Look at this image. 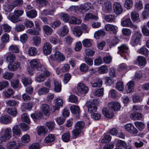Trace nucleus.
<instances>
[{
  "mask_svg": "<svg viewBox=\"0 0 149 149\" xmlns=\"http://www.w3.org/2000/svg\"><path fill=\"white\" fill-rule=\"evenodd\" d=\"M119 53L120 56L127 59L129 57V51L128 47L126 45H122L118 47Z\"/></svg>",
  "mask_w": 149,
  "mask_h": 149,
  "instance_id": "nucleus-1",
  "label": "nucleus"
},
{
  "mask_svg": "<svg viewBox=\"0 0 149 149\" xmlns=\"http://www.w3.org/2000/svg\"><path fill=\"white\" fill-rule=\"evenodd\" d=\"M49 58L52 60L56 61L58 62L63 61L65 59L64 56L58 51H57L54 54L50 55Z\"/></svg>",
  "mask_w": 149,
  "mask_h": 149,
  "instance_id": "nucleus-2",
  "label": "nucleus"
},
{
  "mask_svg": "<svg viewBox=\"0 0 149 149\" xmlns=\"http://www.w3.org/2000/svg\"><path fill=\"white\" fill-rule=\"evenodd\" d=\"M43 73H41L36 77V80L38 82H41L44 81L46 77H48L50 74V72L46 69L44 68L41 70Z\"/></svg>",
  "mask_w": 149,
  "mask_h": 149,
  "instance_id": "nucleus-3",
  "label": "nucleus"
},
{
  "mask_svg": "<svg viewBox=\"0 0 149 149\" xmlns=\"http://www.w3.org/2000/svg\"><path fill=\"white\" fill-rule=\"evenodd\" d=\"M76 88L78 92L82 94L87 93L89 90L88 87L81 82L77 84Z\"/></svg>",
  "mask_w": 149,
  "mask_h": 149,
  "instance_id": "nucleus-4",
  "label": "nucleus"
},
{
  "mask_svg": "<svg viewBox=\"0 0 149 149\" xmlns=\"http://www.w3.org/2000/svg\"><path fill=\"white\" fill-rule=\"evenodd\" d=\"M94 9L93 5L90 3H87L81 5L79 7V11L82 12V10L85 12H91Z\"/></svg>",
  "mask_w": 149,
  "mask_h": 149,
  "instance_id": "nucleus-5",
  "label": "nucleus"
},
{
  "mask_svg": "<svg viewBox=\"0 0 149 149\" xmlns=\"http://www.w3.org/2000/svg\"><path fill=\"white\" fill-rule=\"evenodd\" d=\"M141 34L138 31L135 32L132 37L131 43L133 46L136 45L139 42L141 38Z\"/></svg>",
  "mask_w": 149,
  "mask_h": 149,
  "instance_id": "nucleus-6",
  "label": "nucleus"
},
{
  "mask_svg": "<svg viewBox=\"0 0 149 149\" xmlns=\"http://www.w3.org/2000/svg\"><path fill=\"white\" fill-rule=\"evenodd\" d=\"M95 100H90L86 104V106L88 108V111L90 113L96 111L97 109V107L95 104Z\"/></svg>",
  "mask_w": 149,
  "mask_h": 149,
  "instance_id": "nucleus-7",
  "label": "nucleus"
},
{
  "mask_svg": "<svg viewBox=\"0 0 149 149\" xmlns=\"http://www.w3.org/2000/svg\"><path fill=\"white\" fill-rule=\"evenodd\" d=\"M12 136V131L10 127L7 128L4 130V134L0 137L1 142L4 141L9 139Z\"/></svg>",
  "mask_w": 149,
  "mask_h": 149,
  "instance_id": "nucleus-8",
  "label": "nucleus"
},
{
  "mask_svg": "<svg viewBox=\"0 0 149 149\" xmlns=\"http://www.w3.org/2000/svg\"><path fill=\"white\" fill-rule=\"evenodd\" d=\"M40 112L46 116L50 115V109L49 106L47 104H42L40 107Z\"/></svg>",
  "mask_w": 149,
  "mask_h": 149,
  "instance_id": "nucleus-9",
  "label": "nucleus"
},
{
  "mask_svg": "<svg viewBox=\"0 0 149 149\" xmlns=\"http://www.w3.org/2000/svg\"><path fill=\"white\" fill-rule=\"evenodd\" d=\"M52 45L49 42H46L43 45L42 47L43 53L46 56L50 54L52 51Z\"/></svg>",
  "mask_w": 149,
  "mask_h": 149,
  "instance_id": "nucleus-10",
  "label": "nucleus"
},
{
  "mask_svg": "<svg viewBox=\"0 0 149 149\" xmlns=\"http://www.w3.org/2000/svg\"><path fill=\"white\" fill-rule=\"evenodd\" d=\"M102 10L106 13H109L112 10V5L109 1H106L102 5Z\"/></svg>",
  "mask_w": 149,
  "mask_h": 149,
  "instance_id": "nucleus-11",
  "label": "nucleus"
},
{
  "mask_svg": "<svg viewBox=\"0 0 149 149\" xmlns=\"http://www.w3.org/2000/svg\"><path fill=\"white\" fill-rule=\"evenodd\" d=\"M125 128L126 131L133 134H136L138 132L137 130L131 123L126 124L125 126Z\"/></svg>",
  "mask_w": 149,
  "mask_h": 149,
  "instance_id": "nucleus-12",
  "label": "nucleus"
},
{
  "mask_svg": "<svg viewBox=\"0 0 149 149\" xmlns=\"http://www.w3.org/2000/svg\"><path fill=\"white\" fill-rule=\"evenodd\" d=\"M63 100L60 98H58L54 100V105L53 106V109L55 111L59 110L60 107L63 105Z\"/></svg>",
  "mask_w": 149,
  "mask_h": 149,
  "instance_id": "nucleus-13",
  "label": "nucleus"
},
{
  "mask_svg": "<svg viewBox=\"0 0 149 149\" xmlns=\"http://www.w3.org/2000/svg\"><path fill=\"white\" fill-rule=\"evenodd\" d=\"M70 67L69 64L67 63L64 64L61 69L57 68L56 69V71L58 74L62 72H69L70 70Z\"/></svg>",
  "mask_w": 149,
  "mask_h": 149,
  "instance_id": "nucleus-14",
  "label": "nucleus"
},
{
  "mask_svg": "<svg viewBox=\"0 0 149 149\" xmlns=\"http://www.w3.org/2000/svg\"><path fill=\"white\" fill-rule=\"evenodd\" d=\"M21 144V143H17L15 141H13L8 142L6 146L8 149H17L19 147Z\"/></svg>",
  "mask_w": 149,
  "mask_h": 149,
  "instance_id": "nucleus-15",
  "label": "nucleus"
},
{
  "mask_svg": "<svg viewBox=\"0 0 149 149\" xmlns=\"http://www.w3.org/2000/svg\"><path fill=\"white\" fill-rule=\"evenodd\" d=\"M113 8L115 13L119 15L121 13L123 10L120 3L116 2L113 6Z\"/></svg>",
  "mask_w": 149,
  "mask_h": 149,
  "instance_id": "nucleus-16",
  "label": "nucleus"
},
{
  "mask_svg": "<svg viewBox=\"0 0 149 149\" xmlns=\"http://www.w3.org/2000/svg\"><path fill=\"white\" fill-rule=\"evenodd\" d=\"M12 119L10 116L8 115H4L1 117L0 122L4 124H9L11 122Z\"/></svg>",
  "mask_w": 149,
  "mask_h": 149,
  "instance_id": "nucleus-17",
  "label": "nucleus"
},
{
  "mask_svg": "<svg viewBox=\"0 0 149 149\" xmlns=\"http://www.w3.org/2000/svg\"><path fill=\"white\" fill-rule=\"evenodd\" d=\"M8 18L9 20L14 23H17L21 21V19L16 16L14 13H10L8 16Z\"/></svg>",
  "mask_w": 149,
  "mask_h": 149,
  "instance_id": "nucleus-18",
  "label": "nucleus"
},
{
  "mask_svg": "<svg viewBox=\"0 0 149 149\" xmlns=\"http://www.w3.org/2000/svg\"><path fill=\"white\" fill-rule=\"evenodd\" d=\"M69 31V30L68 27L64 25L62 27L61 31L58 32L57 33L60 36L64 37L68 33Z\"/></svg>",
  "mask_w": 149,
  "mask_h": 149,
  "instance_id": "nucleus-19",
  "label": "nucleus"
},
{
  "mask_svg": "<svg viewBox=\"0 0 149 149\" xmlns=\"http://www.w3.org/2000/svg\"><path fill=\"white\" fill-rule=\"evenodd\" d=\"M72 32L74 35L78 38L82 34V31L81 30L79 26L74 27L72 29Z\"/></svg>",
  "mask_w": 149,
  "mask_h": 149,
  "instance_id": "nucleus-20",
  "label": "nucleus"
},
{
  "mask_svg": "<svg viewBox=\"0 0 149 149\" xmlns=\"http://www.w3.org/2000/svg\"><path fill=\"white\" fill-rule=\"evenodd\" d=\"M14 92L13 90L11 88H9L3 91L2 95L5 97L8 98L14 94Z\"/></svg>",
  "mask_w": 149,
  "mask_h": 149,
  "instance_id": "nucleus-21",
  "label": "nucleus"
},
{
  "mask_svg": "<svg viewBox=\"0 0 149 149\" xmlns=\"http://www.w3.org/2000/svg\"><path fill=\"white\" fill-rule=\"evenodd\" d=\"M48 39L49 41L54 44H59L61 45L62 44L61 40L60 39L58 38L57 36L55 37H49Z\"/></svg>",
  "mask_w": 149,
  "mask_h": 149,
  "instance_id": "nucleus-22",
  "label": "nucleus"
},
{
  "mask_svg": "<svg viewBox=\"0 0 149 149\" xmlns=\"http://www.w3.org/2000/svg\"><path fill=\"white\" fill-rule=\"evenodd\" d=\"M121 25L123 27H130L132 26V24L130 19L127 18L122 20Z\"/></svg>",
  "mask_w": 149,
  "mask_h": 149,
  "instance_id": "nucleus-23",
  "label": "nucleus"
},
{
  "mask_svg": "<svg viewBox=\"0 0 149 149\" xmlns=\"http://www.w3.org/2000/svg\"><path fill=\"white\" fill-rule=\"evenodd\" d=\"M108 107L115 111H117L120 108V104L118 102H113L109 103Z\"/></svg>",
  "mask_w": 149,
  "mask_h": 149,
  "instance_id": "nucleus-24",
  "label": "nucleus"
},
{
  "mask_svg": "<svg viewBox=\"0 0 149 149\" xmlns=\"http://www.w3.org/2000/svg\"><path fill=\"white\" fill-rule=\"evenodd\" d=\"M14 8L12 3L8 2H6L3 6V9L6 12H10Z\"/></svg>",
  "mask_w": 149,
  "mask_h": 149,
  "instance_id": "nucleus-25",
  "label": "nucleus"
},
{
  "mask_svg": "<svg viewBox=\"0 0 149 149\" xmlns=\"http://www.w3.org/2000/svg\"><path fill=\"white\" fill-rule=\"evenodd\" d=\"M134 83L132 81H130L127 84L125 87V89L127 93H130L133 91Z\"/></svg>",
  "mask_w": 149,
  "mask_h": 149,
  "instance_id": "nucleus-26",
  "label": "nucleus"
},
{
  "mask_svg": "<svg viewBox=\"0 0 149 149\" xmlns=\"http://www.w3.org/2000/svg\"><path fill=\"white\" fill-rule=\"evenodd\" d=\"M20 66V64L18 62L10 63L8 66V70L11 71H14Z\"/></svg>",
  "mask_w": 149,
  "mask_h": 149,
  "instance_id": "nucleus-27",
  "label": "nucleus"
},
{
  "mask_svg": "<svg viewBox=\"0 0 149 149\" xmlns=\"http://www.w3.org/2000/svg\"><path fill=\"white\" fill-rule=\"evenodd\" d=\"M116 26L110 24H107L104 26V29L107 31H112L114 33H116Z\"/></svg>",
  "mask_w": 149,
  "mask_h": 149,
  "instance_id": "nucleus-28",
  "label": "nucleus"
},
{
  "mask_svg": "<svg viewBox=\"0 0 149 149\" xmlns=\"http://www.w3.org/2000/svg\"><path fill=\"white\" fill-rule=\"evenodd\" d=\"M130 117L132 120H140L143 117V115L140 113L135 112L131 113Z\"/></svg>",
  "mask_w": 149,
  "mask_h": 149,
  "instance_id": "nucleus-29",
  "label": "nucleus"
},
{
  "mask_svg": "<svg viewBox=\"0 0 149 149\" xmlns=\"http://www.w3.org/2000/svg\"><path fill=\"white\" fill-rule=\"evenodd\" d=\"M40 30V27L38 26L37 27V29L36 30L29 29L26 31V33L31 35H38L39 34V31Z\"/></svg>",
  "mask_w": 149,
  "mask_h": 149,
  "instance_id": "nucleus-30",
  "label": "nucleus"
},
{
  "mask_svg": "<svg viewBox=\"0 0 149 149\" xmlns=\"http://www.w3.org/2000/svg\"><path fill=\"white\" fill-rule=\"evenodd\" d=\"M54 84L55 91L57 93L60 92L61 90V82L59 81L55 80L54 81Z\"/></svg>",
  "mask_w": 149,
  "mask_h": 149,
  "instance_id": "nucleus-31",
  "label": "nucleus"
},
{
  "mask_svg": "<svg viewBox=\"0 0 149 149\" xmlns=\"http://www.w3.org/2000/svg\"><path fill=\"white\" fill-rule=\"evenodd\" d=\"M39 63L38 59H34L30 61L29 63L31 68L35 69L39 67L40 64Z\"/></svg>",
  "mask_w": 149,
  "mask_h": 149,
  "instance_id": "nucleus-32",
  "label": "nucleus"
},
{
  "mask_svg": "<svg viewBox=\"0 0 149 149\" xmlns=\"http://www.w3.org/2000/svg\"><path fill=\"white\" fill-rule=\"evenodd\" d=\"M105 35V32L102 30L96 31L94 34V37L96 39H98L103 37Z\"/></svg>",
  "mask_w": 149,
  "mask_h": 149,
  "instance_id": "nucleus-33",
  "label": "nucleus"
},
{
  "mask_svg": "<svg viewBox=\"0 0 149 149\" xmlns=\"http://www.w3.org/2000/svg\"><path fill=\"white\" fill-rule=\"evenodd\" d=\"M55 11V8L54 7H51L48 10H44L42 11V14L45 15H52Z\"/></svg>",
  "mask_w": 149,
  "mask_h": 149,
  "instance_id": "nucleus-34",
  "label": "nucleus"
},
{
  "mask_svg": "<svg viewBox=\"0 0 149 149\" xmlns=\"http://www.w3.org/2000/svg\"><path fill=\"white\" fill-rule=\"evenodd\" d=\"M55 136L52 134H49L45 139V142L47 144H49L54 141L55 140Z\"/></svg>",
  "mask_w": 149,
  "mask_h": 149,
  "instance_id": "nucleus-35",
  "label": "nucleus"
},
{
  "mask_svg": "<svg viewBox=\"0 0 149 149\" xmlns=\"http://www.w3.org/2000/svg\"><path fill=\"white\" fill-rule=\"evenodd\" d=\"M82 22L81 19H77L75 17H70L69 20V23L72 24H79Z\"/></svg>",
  "mask_w": 149,
  "mask_h": 149,
  "instance_id": "nucleus-36",
  "label": "nucleus"
},
{
  "mask_svg": "<svg viewBox=\"0 0 149 149\" xmlns=\"http://www.w3.org/2000/svg\"><path fill=\"white\" fill-rule=\"evenodd\" d=\"M102 113L107 118H111L113 115V113L106 108L102 109Z\"/></svg>",
  "mask_w": 149,
  "mask_h": 149,
  "instance_id": "nucleus-37",
  "label": "nucleus"
},
{
  "mask_svg": "<svg viewBox=\"0 0 149 149\" xmlns=\"http://www.w3.org/2000/svg\"><path fill=\"white\" fill-rule=\"evenodd\" d=\"M130 69V67L125 63L120 64L118 68V70L119 71H122L124 72H126Z\"/></svg>",
  "mask_w": 149,
  "mask_h": 149,
  "instance_id": "nucleus-38",
  "label": "nucleus"
},
{
  "mask_svg": "<svg viewBox=\"0 0 149 149\" xmlns=\"http://www.w3.org/2000/svg\"><path fill=\"white\" fill-rule=\"evenodd\" d=\"M138 53L144 55L146 57H148L149 52L148 49L144 47H142L141 48L137 50Z\"/></svg>",
  "mask_w": 149,
  "mask_h": 149,
  "instance_id": "nucleus-39",
  "label": "nucleus"
},
{
  "mask_svg": "<svg viewBox=\"0 0 149 149\" xmlns=\"http://www.w3.org/2000/svg\"><path fill=\"white\" fill-rule=\"evenodd\" d=\"M43 30L47 35H50L53 32V30L48 25L43 26Z\"/></svg>",
  "mask_w": 149,
  "mask_h": 149,
  "instance_id": "nucleus-40",
  "label": "nucleus"
},
{
  "mask_svg": "<svg viewBox=\"0 0 149 149\" xmlns=\"http://www.w3.org/2000/svg\"><path fill=\"white\" fill-rule=\"evenodd\" d=\"M26 16L29 18H33L37 15L36 11L34 10H32L26 12Z\"/></svg>",
  "mask_w": 149,
  "mask_h": 149,
  "instance_id": "nucleus-41",
  "label": "nucleus"
},
{
  "mask_svg": "<svg viewBox=\"0 0 149 149\" xmlns=\"http://www.w3.org/2000/svg\"><path fill=\"white\" fill-rule=\"evenodd\" d=\"M137 63L140 66L145 65L146 63V61L144 57L140 56L138 57L137 58Z\"/></svg>",
  "mask_w": 149,
  "mask_h": 149,
  "instance_id": "nucleus-42",
  "label": "nucleus"
},
{
  "mask_svg": "<svg viewBox=\"0 0 149 149\" xmlns=\"http://www.w3.org/2000/svg\"><path fill=\"white\" fill-rule=\"evenodd\" d=\"M6 103L8 106L12 107L18 105L19 102L14 100H10L6 101Z\"/></svg>",
  "mask_w": 149,
  "mask_h": 149,
  "instance_id": "nucleus-43",
  "label": "nucleus"
},
{
  "mask_svg": "<svg viewBox=\"0 0 149 149\" xmlns=\"http://www.w3.org/2000/svg\"><path fill=\"white\" fill-rule=\"evenodd\" d=\"M108 71V67L106 65H102L98 68V72L100 74L107 73Z\"/></svg>",
  "mask_w": 149,
  "mask_h": 149,
  "instance_id": "nucleus-44",
  "label": "nucleus"
},
{
  "mask_svg": "<svg viewBox=\"0 0 149 149\" xmlns=\"http://www.w3.org/2000/svg\"><path fill=\"white\" fill-rule=\"evenodd\" d=\"M6 60L10 63H14L15 60V56L13 54H9L7 56Z\"/></svg>",
  "mask_w": 149,
  "mask_h": 149,
  "instance_id": "nucleus-45",
  "label": "nucleus"
},
{
  "mask_svg": "<svg viewBox=\"0 0 149 149\" xmlns=\"http://www.w3.org/2000/svg\"><path fill=\"white\" fill-rule=\"evenodd\" d=\"M49 90L45 87L40 88L38 91V93L39 95L46 94L49 92Z\"/></svg>",
  "mask_w": 149,
  "mask_h": 149,
  "instance_id": "nucleus-46",
  "label": "nucleus"
},
{
  "mask_svg": "<svg viewBox=\"0 0 149 149\" xmlns=\"http://www.w3.org/2000/svg\"><path fill=\"white\" fill-rule=\"evenodd\" d=\"M37 52V49L34 47H31L28 50V54L30 56H34L36 55Z\"/></svg>",
  "mask_w": 149,
  "mask_h": 149,
  "instance_id": "nucleus-47",
  "label": "nucleus"
},
{
  "mask_svg": "<svg viewBox=\"0 0 149 149\" xmlns=\"http://www.w3.org/2000/svg\"><path fill=\"white\" fill-rule=\"evenodd\" d=\"M79 28L81 31H82V33H88L90 30L88 25L84 24H82Z\"/></svg>",
  "mask_w": 149,
  "mask_h": 149,
  "instance_id": "nucleus-48",
  "label": "nucleus"
},
{
  "mask_svg": "<svg viewBox=\"0 0 149 149\" xmlns=\"http://www.w3.org/2000/svg\"><path fill=\"white\" fill-rule=\"evenodd\" d=\"M23 0H12L11 3L15 8L16 7L20 6L23 3Z\"/></svg>",
  "mask_w": 149,
  "mask_h": 149,
  "instance_id": "nucleus-49",
  "label": "nucleus"
},
{
  "mask_svg": "<svg viewBox=\"0 0 149 149\" xmlns=\"http://www.w3.org/2000/svg\"><path fill=\"white\" fill-rule=\"evenodd\" d=\"M70 134L69 132H66L62 136V139L63 141L67 142L70 140Z\"/></svg>",
  "mask_w": 149,
  "mask_h": 149,
  "instance_id": "nucleus-50",
  "label": "nucleus"
},
{
  "mask_svg": "<svg viewBox=\"0 0 149 149\" xmlns=\"http://www.w3.org/2000/svg\"><path fill=\"white\" fill-rule=\"evenodd\" d=\"M131 15L132 21L136 22L138 21L139 18L138 13L135 11H133L131 12Z\"/></svg>",
  "mask_w": 149,
  "mask_h": 149,
  "instance_id": "nucleus-51",
  "label": "nucleus"
},
{
  "mask_svg": "<svg viewBox=\"0 0 149 149\" xmlns=\"http://www.w3.org/2000/svg\"><path fill=\"white\" fill-rule=\"evenodd\" d=\"M134 124L139 130H143L145 127V125L142 122L139 121H136L134 123Z\"/></svg>",
  "mask_w": 149,
  "mask_h": 149,
  "instance_id": "nucleus-52",
  "label": "nucleus"
},
{
  "mask_svg": "<svg viewBox=\"0 0 149 149\" xmlns=\"http://www.w3.org/2000/svg\"><path fill=\"white\" fill-rule=\"evenodd\" d=\"M84 123L82 121H79L77 122L75 126V128L80 130L83 129L84 127Z\"/></svg>",
  "mask_w": 149,
  "mask_h": 149,
  "instance_id": "nucleus-53",
  "label": "nucleus"
},
{
  "mask_svg": "<svg viewBox=\"0 0 149 149\" xmlns=\"http://www.w3.org/2000/svg\"><path fill=\"white\" fill-rule=\"evenodd\" d=\"M70 110L72 113L77 114L79 113L80 111L79 107L77 105H73L70 107Z\"/></svg>",
  "mask_w": 149,
  "mask_h": 149,
  "instance_id": "nucleus-54",
  "label": "nucleus"
},
{
  "mask_svg": "<svg viewBox=\"0 0 149 149\" xmlns=\"http://www.w3.org/2000/svg\"><path fill=\"white\" fill-rule=\"evenodd\" d=\"M79 68L81 72L85 73L88 71L89 67L86 64L82 63L80 65Z\"/></svg>",
  "mask_w": 149,
  "mask_h": 149,
  "instance_id": "nucleus-55",
  "label": "nucleus"
},
{
  "mask_svg": "<svg viewBox=\"0 0 149 149\" xmlns=\"http://www.w3.org/2000/svg\"><path fill=\"white\" fill-rule=\"evenodd\" d=\"M13 75L14 74L12 73L6 72L3 74L2 77L4 79L9 80L13 77Z\"/></svg>",
  "mask_w": 149,
  "mask_h": 149,
  "instance_id": "nucleus-56",
  "label": "nucleus"
},
{
  "mask_svg": "<svg viewBox=\"0 0 149 149\" xmlns=\"http://www.w3.org/2000/svg\"><path fill=\"white\" fill-rule=\"evenodd\" d=\"M91 19H98V17L96 16L93 15L91 13H87L85 17L84 20H89Z\"/></svg>",
  "mask_w": 149,
  "mask_h": 149,
  "instance_id": "nucleus-57",
  "label": "nucleus"
},
{
  "mask_svg": "<svg viewBox=\"0 0 149 149\" xmlns=\"http://www.w3.org/2000/svg\"><path fill=\"white\" fill-rule=\"evenodd\" d=\"M81 131L80 130L75 128V129L72 132V137L74 139L76 138L81 134Z\"/></svg>",
  "mask_w": 149,
  "mask_h": 149,
  "instance_id": "nucleus-58",
  "label": "nucleus"
},
{
  "mask_svg": "<svg viewBox=\"0 0 149 149\" xmlns=\"http://www.w3.org/2000/svg\"><path fill=\"white\" fill-rule=\"evenodd\" d=\"M9 51L13 53H18L19 52V49L16 45H11L9 47Z\"/></svg>",
  "mask_w": 149,
  "mask_h": 149,
  "instance_id": "nucleus-59",
  "label": "nucleus"
},
{
  "mask_svg": "<svg viewBox=\"0 0 149 149\" xmlns=\"http://www.w3.org/2000/svg\"><path fill=\"white\" fill-rule=\"evenodd\" d=\"M60 17L61 20L65 22H67L69 21L70 18L69 15L68 14H62L60 15Z\"/></svg>",
  "mask_w": 149,
  "mask_h": 149,
  "instance_id": "nucleus-60",
  "label": "nucleus"
},
{
  "mask_svg": "<svg viewBox=\"0 0 149 149\" xmlns=\"http://www.w3.org/2000/svg\"><path fill=\"white\" fill-rule=\"evenodd\" d=\"M47 130L44 127L41 126L40 127L38 130V133L39 135L45 134L47 133Z\"/></svg>",
  "mask_w": 149,
  "mask_h": 149,
  "instance_id": "nucleus-61",
  "label": "nucleus"
},
{
  "mask_svg": "<svg viewBox=\"0 0 149 149\" xmlns=\"http://www.w3.org/2000/svg\"><path fill=\"white\" fill-rule=\"evenodd\" d=\"M42 114L40 111H39L37 113H33L31 115V117L34 120L39 119L42 117Z\"/></svg>",
  "mask_w": 149,
  "mask_h": 149,
  "instance_id": "nucleus-62",
  "label": "nucleus"
},
{
  "mask_svg": "<svg viewBox=\"0 0 149 149\" xmlns=\"http://www.w3.org/2000/svg\"><path fill=\"white\" fill-rule=\"evenodd\" d=\"M22 81L25 86L31 83V79L30 78H27L24 77H22Z\"/></svg>",
  "mask_w": 149,
  "mask_h": 149,
  "instance_id": "nucleus-63",
  "label": "nucleus"
},
{
  "mask_svg": "<svg viewBox=\"0 0 149 149\" xmlns=\"http://www.w3.org/2000/svg\"><path fill=\"white\" fill-rule=\"evenodd\" d=\"M83 45L86 47H91L92 45V42L90 39H86L82 41Z\"/></svg>",
  "mask_w": 149,
  "mask_h": 149,
  "instance_id": "nucleus-64",
  "label": "nucleus"
}]
</instances>
